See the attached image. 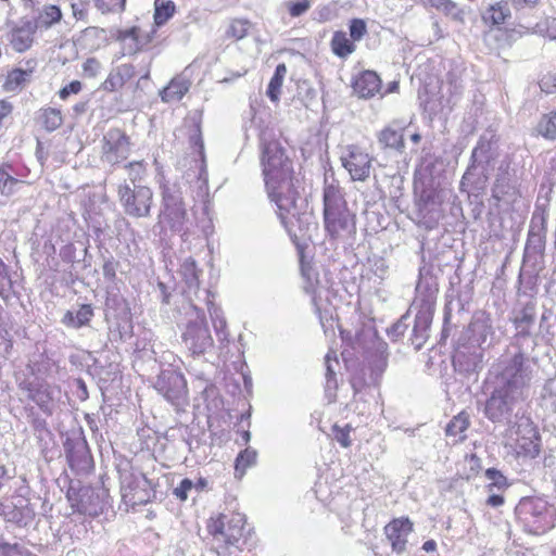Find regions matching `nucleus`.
Instances as JSON below:
<instances>
[{"mask_svg": "<svg viewBox=\"0 0 556 556\" xmlns=\"http://www.w3.org/2000/svg\"><path fill=\"white\" fill-rule=\"evenodd\" d=\"M408 317L402 316L396 323H394L389 329H388V336L392 341H397L401 339L405 331L408 328L407 324Z\"/></svg>", "mask_w": 556, "mask_h": 556, "instance_id": "3c124183", "label": "nucleus"}, {"mask_svg": "<svg viewBox=\"0 0 556 556\" xmlns=\"http://www.w3.org/2000/svg\"><path fill=\"white\" fill-rule=\"evenodd\" d=\"M536 320V306L533 302H528L513 318L516 329V338H528L531 336V328Z\"/></svg>", "mask_w": 556, "mask_h": 556, "instance_id": "6ab92c4d", "label": "nucleus"}, {"mask_svg": "<svg viewBox=\"0 0 556 556\" xmlns=\"http://www.w3.org/2000/svg\"><path fill=\"white\" fill-rule=\"evenodd\" d=\"M106 496L108 493L104 489L84 486L79 490V498L76 504L77 510L88 516H98L106 505Z\"/></svg>", "mask_w": 556, "mask_h": 556, "instance_id": "4468645a", "label": "nucleus"}, {"mask_svg": "<svg viewBox=\"0 0 556 556\" xmlns=\"http://www.w3.org/2000/svg\"><path fill=\"white\" fill-rule=\"evenodd\" d=\"M286 7L289 11V14L292 17H299L304 14L311 8L309 0H296V1H288L286 2Z\"/></svg>", "mask_w": 556, "mask_h": 556, "instance_id": "603ef678", "label": "nucleus"}, {"mask_svg": "<svg viewBox=\"0 0 556 556\" xmlns=\"http://www.w3.org/2000/svg\"><path fill=\"white\" fill-rule=\"evenodd\" d=\"M453 366L465 377L478 376L483 368V353L478 349L458 351L453 357Z\"/></svg>", "mask_w": 556, "mask_h": 556, "instance_id": "2eb2a0df", "label": "nucleus"}, {"mask_svg": "<svg viewBox=\"0 0 556 556\" xmlns=\"http://www.w3.org/2000/svg\"><path fill=\"white\" fill-rule=\"evenodd\" d=\"M350 431L351 427L349 425L344 428H340L337 425L333 427L334 438L343 447L351 445Z\"/></svg>", "mask_w": 556, "mask_h": 556, "instance_id": "680f3d73", "label": "nucleus"}, {"mask_svg": "<svg viewBox=\"0 0 556 556\" xmlns=\"http://www.w3.org/2000/svg\"><path fill=\"white\" fill-rule=\"evenodd\" d=\"M182 341L193 355L205 354L213 348L214 341L204 313L197 307L191 309L186 329L182 332Z\"/></svg>", "mask_w": 556, "mask_h": 556, "instance_id": "0eeeda50", "label": "nucleus"}, {"mask_svg": "<svg viewBox=\"0 0 556 556\" xmlns=\"http://www.w3.org/2000/svg\"><path fill=\"white\" fill-rule=\"evenodd\" d=\"M256 456V452L250 448H247L243 452H241L236 458V471L244 473L247 468L255 464Z\"/></svg>", "mask_w": 556, "mask_h": 556, "instance_id": "a18cd8bd", "label": "nucleus"}, {"mask_svg": "<svg viewBox=\"0 0 556 556\" xmlns=\"http://www.w3.org/2000/svg\"><path fill=\"white\" fill-rule=\"evenodd\" d=\"M484 475L485 478L491 481L490 488L496 486L497 489H503L508 485L506 477L495 468L486 469Z\"/></svg>", "mask_w": 556, "mask_h": 556, "instance_id": "864d4df0", "label": "nucleus"}, {"mask_svg": "<svg viewBox=\"0 0 556 556\" xmlns=\"http://www.w3.org/2000/svg\"><path fill=\"white\" fill-rule=\"evenodd\" d=\"M24 185V181L14 178L7 168L0 167V192L3 195L10 197Z\"/></svg>", "mask_w": 556, "mask_h": 556, "instance_id": "ea45409f", "label": "nucleus"}, {"mask_svg": "<svg viewBox=\"0 0 556 556\" xmlns=\"http://www.w3.org/2000/svg\"><path fill=\"white\" fill-rule=\"evenodd\" d=\"M36 386L37 381H29L26 379L18 383V388L26 393L28 399L31 396V393L34 392Z\"/></svg>", "mask_w": 556, "mask_h": 556, "instance_id": "774afa93", "label": "nucleus"}, {"mask_svg": "<svg viewBox=\"0 0 556 556\" xmlns=\"http://www.w3.org/2000/svg\"><path fill=\"white\" fill-rule=\"evenodd\" d=\"M262 165L265 186H276L277 182L289 184L294 178L292 162L283 148L276 140L262 144Z\"/></svg>", "mask_w": 556, "mask_h": 556, "instance_id": "39448f33", "label": "nucleus"}, {"mask_svg": "<svg viewBox=\"0 0 556 556\" xmlns=\"http://www.w3.org/2000/svg\"><path fill=\"white\" fill-rule=\"evenodd\" d=\"M381 79L374 71H365L353 83V89L361 98L368 99L379 92Z\"/></svg>", "mask_w": 556, "mask_h": 556, "instance_id": "412c9836", "label": "nucleus"}, {"mask_svg": "<svg viewBox=\"0 0 556 556\" xmlns=\"http://www.w3.org/2000/svg\"><path fill=\"white\" fill-rule=\"evenodd\" d=\"M517 193V181L510 174V164L503 161L492 187V198L500 202L505 195H516Z\"/></svg>", "mask_w": 556, "mask_h": 556, "instance_id": "f3484780", "label": "nucleus"}, {"mask_svg": "<svg viewBox=\"0 0 556 556\" xmlns=\"http://www.w3.org/2000/svg\"><path fill=\"white\" fill-rule=\"evenodd\" d=\"M495 157L496 153L492 148L491 138L483 135L479 138L476 147L472 149L469 162L481 167H490Z\"/></svg>", "mask_w": 556, "mask_h": 556, "instance_id": "b1692460", "label": "nucleus"}, {"mask_svg": "<svg viewBox=\"0 0 556 556\" xmlns=\"http://www.w3.org/2000/svg\"><path fill=\"white\" fill-rule=\"evenodd\" d=\"M286 74H287V66L285 63H280L276 66V70H275V73L268 84V88H267V91H266V94L267 97L273 101V102H278L279 101V96H280V89H281V86H282V83H283V79L286 77Z\"/></svg>", "mask_w": 556, "mask_h": 556, "instance_id": "72a5a7b5", "label": "nucleus"}, {"mask_svg": "<svg viewBox=\"0 0 556 556\" xmlns=\"http://www.w3.org/2000/svg\"><path fill=\"white\" fill-rule=\"evenodd\" d=\"M72 11H73L74 17L77 20H83L87 15V11L85 9V3H83V2L72 3Z\"/></svg>", "mask_w": 556, "mask_h": 556, "instance_id": "338daca9", "label": "nucleus"}, {"mask_svg": "<svg viewBox=\"0 0 556 556\" xmlns=\"http://www.w3.org/2000/svg\"><path fill=\"white\" fill-rule=\"evenodd\" d=\"M522 399L497 386L494 387L484 405V415L492 422L507 420L514 410V406Z\"/></svg>", "mask_w": 556, "mask_h": 556, "instance_id": "9b49d317", "label": "nucleus"}, {"mask_svg": "<svg viewBox=\"0 0 556 556\" xmlns=\"http://www.w3.org/2000/svg\"><path fill=\"white\" fill-rule=\"evenodd\" d=\"M154 388L174 405H179L187 399V381L182 374L174 369L163 370L157 376Z\"/></svg>", "mask_w": 556, "mask_h": 556, "instance_id": "f8f14e48", "label": "nucleus"}, {"mask_svg": "<svg viewBox=\"0 0 556 556\" xmlns=\"http://www.w3.org/2000/svg\"><path fill=\"white\" fill-rule=\"evenodd\" d=\"M189 141L193 147L199 148V153H200V155H202L203 151H204V143H203V138H202V132H201V125H200L199 121H195L193 124V130L189 135Z\"/></svg>", "mask_w": 556, "mask_h": 556, "instance_id": "4d7b16f0", "label": "nucleus"}, {"mask_svg": "<svg viewBox=\"0 0 556 556\" xmlns=\"http://www.w3.org/2000/svg\"><path fill=\"white\" fill-rule=\"evenodd\" d=\"M250 24L244 20H235L229 26L227 34L236 39H242L247 36Z\"/></svg>", "mask_w": 556, "mask_h": 556, "instance_id": "8fccbe9b", "label": "nucleus"}, {"mask_svg": "<svg viewBox=\"0 0 556 556\" xmlns=\"http://www.w3.org/2000/svg\"><path fill=\"white\" fill-rule=\"evenodd\" d=\"M33 74L34 67L30 66V62H27L26 68H15L9 73L5 80V88L10 91L21 88L23 85L30 81Z\"/></svg>", "mask_w": 556, "mask_h": 556, "instance_id": "2f4dec72", "label": "nucleus"}, {"mask_svg": "<svg viewBox=\"0 0 556 556\" xmlns=\"http://www.w3.org/2000/svg\"><path fill=\"white\" fill-rule=\"evenodd\" d=\"M39 118L47 131H53L58 129L63 122L61 111L54 108H47L41 110Z\"/></svg>", "mask_w": 556, "mask_h": 556, "instance_id": "4c0bfd02", "label": "nucleus"}, {"mask_svg": "<svg viewBox=\"0 0 556 556\" xmlns=\"http://www.w3.org/2000/svg\"><path fill=\"white\" fill-rule=\"evenodd\" d=\"M179 274L181 275L190 291H197L199 289V277L202 274V270L198 267L197 262L192 257H187L182 261L180 264Z\"/></svg>", "mask_w": 556, "mask_h": 556, "instance_id": "c85d7f7f", "label": "nucleus"}, {"mask_svg": "<svg viewBox=\"0 0 556 556\" xmlns=\"http://www.w3.org/2000/svg\"><path fill=\"white\" fill-rule=\"evenodd\" d=\"M470 426V418L466 412H460L454 416L446 425L445 433L447 437L456 438V442H462L466 439V431Z\"/></svg>", "mask_w": 556, "mask_h": 556, "instance_id": "c756f323", "label": "nucleus"}, {"mask_svg": "<svg viewBox=\"0 0 556 556\" xmlns=\"http://www.w3.org/2000/svg\"><path fill=\"white\" fill-rule=\"evenodd\" d=\"M489 175V167H481L469 162L467 169L462 177L460 185L470 186L476 191H483L486 188Z\"/></svg>", "mask_w": 556, "mask_h": 556, "instance_id": "4be33fe9", "label": "nucleus"}, {"mask_svg": "<svg viewBox=\"0 0 556 556\" xmlns=\"http://www.w3.org/2000/svg\"><path fill=\"white\" fill-rule=\"evenodd\" d=\"M301 271H302L303 278L305 279V286H304L305 292L315 294L316 293L315 283L318 282L317 273L311 266H305V265H302Z\"/></svg>", "mask_w": 556, "mask_h": 556, "instance_id": "09e8293b", "label": "nucleus"}, {"mask_svg": "<svg viewBox=\"0 0 556 556\" xmlns=\"http://www.w3.org/2000/svg\"><path fill=\"white\" fill-rule=\"evenodd\" d=\"M510 16V10L507 3H496L492 5L483 16L485 21H491L493 25H501L505 23L506 18Z\"/></svg>", "mask_w": 556, "mask_h": 556, "instance_id": "79ce46f5", "label": "nucleus"}, {"mask_svg": "<svg viewBox=\"0 0 556 556\" xmlns=\"http://www.w3.org/2000/svg\"><path fill=\"white\" fill-rule=\"evenodd\" d=\"M150 482L143 473L123 475L121 480V491L123 493L136 492L141 486H149Z\"/></svg>", "mask_w": 556, "mask_h": 556, "instance_id": "c9c22d12", "label": "nucleus"}, {"mask_svg": "<svg viewBox=\"0 0 556 556\" xmlns=\"http://www.w3.org/2000/svg\"><path fill=\"white\" fill-rule=\"evenodd\" d=\"M7 39L16 52H24L33 43V31L29 27H16L7 34Z\"/></svg>", "mask_w": 556, "mask_h": 556, "instance_id": "cd10ccee", "label": "nucleus"}, {"mask_svg": "<svg viewBox=\"0 0 556 556\" xmlns=\"http://www.w3.org/2000/svg\"><path fill=\"white\" fill-rule=\"evenodd\" d=\"M323 204L324 227L331 240H344L356 232L355 215L350 211L340 182L333 174L325 175Z\"/></svg>", "mask_w": 556, "mask_h": 556, "instance_id": "f257e3e1", "label": "nucleus"}, {"mask_svg": "<svg viewBox=\"0 0 556 556\" xmlns=\"http://www.w3.org/2000/svg\"><path fill=\"white\" fill-rule=\"evenodd\" d=\"M81 90V83L73 80L59 91V96L62 100H66L71 94H76Z\"/></svg>", "mask_w": 556, "mask_h": 556, "instance_id": "0e129e2a", "label": "nucleus"}, {"mask_svg": "<svg viewBox=\"0 0 556 556\" xmlns=\"http://www.w3.org/2000/svg\"><path fill=\"white\" fill-rule=\"evenodd\" d=\"M161 197L160 213L154 227H160L162 230L165 225L172 231H182L188 222V213L180 185L169 180L163 181L161 184Z\"/></svg>", "mask_w": 556, "mask_h": 556, "instance_id": "7ed1b4c3", "label": "nucleus"}, {"mask_svg": "<svg viewBox=\"0 0 556 556\" xmlns=\"http://www.w3.org/2000/svg\"><path fill=\"white\" fill-rule=\"evenodd\" d=\"M384 531L393 551L402 553L406 548L407 536L413 531V523L408 518L394 519L386 526Z\"/></svg>", "mask_w": 556, "mask_h": 556, "instance_id": "a211bd4d", "label": "nucleus"}, {"mask_svg": "<svg viewBox=\"0 0 556 556\" xmlns=\"http://www.w3.org/2000/svg\"><path fill=\"white\" fill-rule=\"evenodd\" d=\"M193 489V482L185 478L180 481L179 485L174 489V495L180 501H186L188 498V493Z\"/></svg>", "mask_w": 556, "mask_h": 556, "instance_id": "052dcab7", "label": "nucleus"}, {"mask_svg": "<svg viewBox=\"0 0 556 556\" xmlns=\"http://www.w3.org/2000/svg\"><path fill=\"white\" fill-rule=\"evenodd\" d=\"M92 316L93 309L91 305L83 304L76 313L67 311L62 318V323L67 327L80 328L86 326Z\"/></svg>", "mask_w": 556, "mask_h": 556, "instance_id": "7c9ffc66", "label": "nucleus"}, {"mask_svg": "<svg viewBox=\"0 0 556 556\" xmlns=\"http://www.w3.org/2000/svg\"><path fill=\"white\" fill-rule=\"evenodd\" d=\"M55 389L47 382L37 381V386L29 400L35 402L45 413H51Z\"/></svg>", "mask_w": 556, "mask_h": 556, "instance_id": "a878e982", "label": "nucleus"}, {"mask_svg": "<svg viewBox=\"0 0 556 556\" xmlns=\"http://www.w3.org/2000/svg\"><path fill=\"white\" fill-rule=\"evenodd\" d=\"M119 266V263L115 261L113 256H109L104 258L103 265H102V273L103 277L108 281H114L116 278V270Z\"/></svg>", "mask_w": 556, "mask_h": 556, "instance_id": "5fc2aeb1", "label": "nucleus"}, {"mask_svg": "<svg viewBox=\"0 0 556 556\" xmlns=\"http://www.w3.org/2000/svg\"><path fill=\"white\" fill-rule=\"evenodd\" d=\"M154 23L156 26L164 25L175 12V3L173 1L154 0Z\"/></svg>", "mask_w": 556, "mask_h": 556, "instance_id": "e433bc0d", "label": "nucleus"}, {"mask_svg": "<svg viewBox=\"0 0 556 556\" xmlns=\"http://www.w3.org/2000/svg\"><path fill=\"white\" fill-rule=\"evenodd\" d=\"M119 203L124 213L130 217H148L153 204V191L142 185L122 184L117 190Z\"/></svg>", "mask_w": 556, "mask_h": 556, "instance_id": "423d86ee", "label": "nucleus"}, {"mask_svg": "<svg viewBox=\"0 0 556 556\" xmlns=\"http://www.w3.org/2000/svg\"><path fill=\"white\" fill-rule=\"evenodd\" d=\"M0 553L2 556H24L28 551L22 548L18 544L1 543Z\"/></svg>", "mask_w": 556, "mask_h": 556, "instance_id": "e2e57ef3", "label": "nucleus"}, {"mask_svg": "<svg viewBox=\"0 0 556 556\" xmlns=\"http://www.w3.org/2000/svg\"><path fill=\"white\" fill-rule=\"evenodd\" d=\"M367 33L366 23L361 18H354L350 24V36L353 40H361Z\"/></svg>", "mask_w": 556, "mask_h": 556, "instance_id": "6e6d98bb", "label": "nucleus"}, {"mask_svg": "<svg viewBox=\"0 0 556 556\" xmlns=\"http://www.w3.org/2000/svg\"><path fill=\"white\" fill-rule=\"evenodd\" d=\"M536 33L542 36L548 37L552 40H556V17H546L542 22L538 23Z\"/></svg>", "mask_w": 556, "mask_h": 556, "instance_id": "de8ad7c7", "label": "nucleus"}, {"mask_svg": "<svg viewBox=\"0 0 556 556\" xmlns=\"http://www.w3.org/2000/svg\"><path fill=\"white\" fill-rule=\"evenodd\" d=\"M191 81L184 75L175 76L166 87L160 91V97L163 102H176L189 91Z\"/></svg>", "mask_w": 556, "mask_h": 556, "instance_id": "5701e85b", "label": "nucleus"}, {"mask_svg": "<svg viewBox=\"0 0 556 556\" xmlns=\"http://www.w3.org/2000/svg\"><path fill=\"white\" fill-rule=\"evenodd\" d=\"M343 167L349 172L352 180L365 181L371 170V159L357 146H349L341 156Z\"/></svg>", "mask_w": 556, "mask_h": 556, "instance_id": "ddd939ff", "label": "nucleus"}, {"mask_svg": "<svg viewBox=\"0 0 556 556\" xmlns=\"http://www.w3.org/2000/svg\"><path fill=\"white\" fill-rule=\"evenodd\" d=\"M536 131L546 139H556V111L541 117L536 126Z\"/></svg>", "mask_w": 556, "mask_h": 556, "instance_id": "58836bf2", "label": "nucleus"}, {"mask_svg": "<svg viewBox=\"0 0 556 556\" xmlns=\"http://www.w3.org/2000/svg\"><path fill=\"white\" fill-rule=\"evenodd\" d=\"M547 230V215L544 211L534 212L530 223L528 239L526 243V253L533 251L539 253L545 244V235Z\"/></svg>", "mask_w": 556, "mask_h": 556, "instance_id": "dca6fc26", "label": "nucleus"}, {"mask_svg": "<svg viewBox=\"0 0 556 556\" xmlns=\"http://www.w3.org/2000/svg\"><path fill=\"white\" fill-rule=\"evenodd\" d=\"M101 70V63L94 59L89 58L83 64V73L86 77L93 78L96 77Z\"/></svg>", "mask_w": 556, "mask_h": 556, "instance_id": "bf43d9fd", "label": "nucleus"}, {"mask_svg": "<svg viewBox=\"0 0 556 556\" xmlns=\"http://www.w3.org/2000/svg\"><path fill=\"white\" fill-rule=\"evenodd\" d=\"M378 142L383 149H389L400 154L405 150L403 130H396L392 126H388L379 132Z\"/></svg>", "mask_w": 556, "mask_h": 556, "instance_id": "393cba45", "label": "nucleus"}, {"mask_svg": "<svg viewBox=\"0 0 556 556\" xmlns=\"http://www.w3.org/2000/svg\"><path fill=\"white\" fill-rule=\"evenodd\" d=\"M244 523L245 518L242 514L237 513L230 516L220 514L216 519L211 520L207 530L216 543L241 549L239 542L243 536Z\"/></svg>", "mask_w": 556, "mask_h": 556, "instance_id": "6e6552de", "label": "nucleus"}, {"mask_svg": "<svg viewBox=\"0 0 556 556\" xmlns=\"http://www.w3.org/2000/svg\"><path fill=\"white\" fill-rule=\"evenodd\" d=\"M540 89L545 93L556 92V73H547L539 81Z\"/></svg>", "mask_w": 556, "mask_h": 556, "instance_id": "13d9d810", "label": "nucleus"}, {"mask_svg": "<svg viewBox=\"0 0 556 556\" xmlns=\"http://www.w3.org/2000/svg\"><path fill=\"white\" fill-rule=\"evenodd\" d=\"M516 515L527 532L543 534L555 527L556 509L542 498H522Z\"/></svg>", "mask_w": 556, "mask_h": 556, "instance_id": "20e7f679", "label": "nucleus"}, {"mask_svg": "<svg viewBox=\"0 0 556 556\" xmlns=\"http://www.w3.org/2000/svg\"><path fill=\"white\" fill-rule=\"evenodd\" d=\"M136 74L131 64H121L110 72L106 79L102 83L101 89L106 92H114L123 88Z\"/></svg>", "mask_w": 556, "mask_h": 556, "instance_id": "aec40b11", "label": "nucleus"}, {"mask_svg": "<svg viewBox=\"0 0 556 556\" xmlns=\"http://www.w3.org/2000/svg\"><path fill=\"white\" fill-rule=\"evenodd\" d=\"M126 168L129 170L128 175H129V178H130V181H131L132 186L136 185V180L139 177L140 172L142 169L141 163H138V162L129 163V164L126 165Z\"/></svg>", "mask_w": 556, "mask_h": 556, "instance_id": "69168bd1", "label": "nucleus"}, {"mask_svg": "<svg viewBox=\"0 0 556 556\" xmlns=\"http://www.w3.org/2000/svg\"><path fill=\"white\" fill-rule=\"evenodd\" d=\"M425 7L435 8L454 20L459 18L460 11L451 0H420Z\"/></svg>", "mask_w": 556, "mask_h": 556, "instance_id": "37998d69", "label": "nucleus"}, {"mask_svg": "<svg viewBox=\"0 0 556 556\" xmlns=\"http://www.w3.org/2000/svg\"><path fill=\"white\" fill-rule=\"evenodd\" d=\"M331 47L333 53L340 58H346L353 53L356 48L354 42L350 40L343 31L334 33L331 40Z\"/></svg>", "mask_w": 556, "mask_h": 556, "instance_id": "f704fd0d", "label": "nucleus"}, {"mask_svg": "<svg viewBox=\"0 0 556 556\" xmlns=\"http://www.w3.org/2000/svg\"><path fill=\"white\" fill-rule=\"evenodd\" d=\"M326 365V388L337 389L336 368L339 367V361L334 351H330L325 356Z\"/></svg>", "mask_w": 556, "mask_h": 556, "instance_id": "a19ab883", "label": "nucleus"}, {"mask_svg": "<svg viewBox=\"0 0 556 556\" xmlns=\"http://www.w3.org/2000/svg\"><path fill=\"white\" fill-rule=\"evenodd\" d=\"M427 330H428V325H427L426 320H416L415 321L410 341L416 350H420L422 348L424 343L426 342V339L428 337Z\"/></svg>", "mask_w": 556, "mask_h": 556, "instance_id": "c03bdc74", "label": "nucleus"}, {"mask_svg": "<svg viewBox=\"0 0 556 556\" xmlns=\"http://www.w3.org/2000/svg\"><path fill=\"white\" fill-rule=\"evenodd\" d=\"M148 486H141L136 492L123 493V500L125 503L136 506L142 505L149 502Z\"/></svg>", "mask_w": 556, "mask_h": 556, "instance_id": "49530a36", "label": "nucleus"}, {"mask_svg": "<svg viewBox=\"0 0 556 556\" xmlns=\"http://www.w3.org/2000/svg\"><path fill=\"white\" fill-rule=\"evenodd\" d=\"M118 40L123 42L125 53L128 54L136 53L148 42V39L142 36L141 29L138 27L119 31Z\"/></svg>", "mask_w": 556, "mask_h": 556, "instance_id": "bb28decb", "label": "nucleus"}, {"mask_svg": "<svg viewBox=\"0 0 556 556\" xmlns=\"http://www.w3.org/2000/svg\"><path fill=\"white\" fill-rule=\"evenodd\" d=\"M130 151L128 136L119 128H111L103 136L101 148V161L111 166L125 161Z\"/></svg>", "mask_w": 556, "mask_h": 556, "instance_id": "9d476101", "label": "nucleus"}, {"mask_svg": "<svg viewBox=\"0 0 556 556\" xmlns=\"http://www.w3.org/2000/svg\"><path fill=\"white\" fill-rule=\"evenodd\" d=\"M298 184L299 180L292 178L290 185L277 182L276 186H266L268 197L277 205L278 216L285 225L287 215L296 216L301 211V205L298 203L301 200Z\"/></svg>", "mask_w": 556, "mask_h": 556, "instance_id": "1a4fd4ad", "label": "nucleus"}, {"mask_svg": "<svg viewBox=\"0 0 556 556\" xmlns=\"http://www.w3.org/2000/svg\"><path fill=\"white\" fill-rule=\"evenodd\" d=\"M60 7L54 4L43 5L37 17V25L43 28H50L62 20Z\"/></svg>", "mask_w": 556, "mask_h": 556, "instance_id": "473e14b6", "label": "nucleus"}, {"mask_svg": "<svg viewBox=\"0 0 556 556\" xmlns=\"http://www.w3.org/2000/svg\"><path fill=\"white\" fill-rule=\"evenodd\" d=\"M533 361L521 350L501 355L492 365L490 374L495 378V386L526 399L534 377Z\"/></svg>", "mask_w": 556, "mask_h": 556, "instance_id": "f03ea898", "label": "nucleus"}]
</instances>
